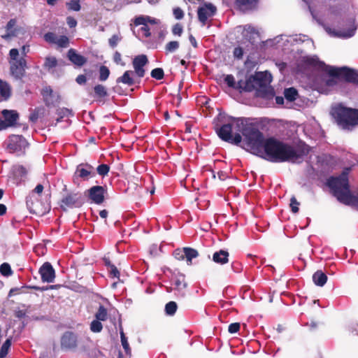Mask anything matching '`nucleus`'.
<instances>
[{"label": "nucleus", "mask_w": 358, "mask_h": 358, "mask_svg": "<svg viewBox=\"0 0 358 358\" xmlns=\"http://www.w3.org/2000/svg\"><path fill=\"white\" fill-rule=\"evenodd\" d=\"M261 150L262 152L257 156L273 163H295L304 155L303 151L297 150L292 145L274 136L266 138Z\"/></svg>", "instance_id": "nucleus-1"}, {"label": "nucleus", "mask_w": 358, "mask_h": 358, "mask_svg": "<svg viewBox=\"0 0 358 358\" xmlns=\"http://www.w3.org/2000/svg\"><path fill=\"white\" fill-rule=\"evenodd\" d=\"M234 123L236 129L243 136L245 149L255 155L261 153L266 138L260 131L258 123L245 117L234 119Z\"/></svg>", "instance_id": "nucleus-2"}, {"label": "nucleus", "mask_w": 358, "mask_h": 358, "mask_svg": "<svg viewBox=\"0 0 358 358\" xmlns=\"http://www.w3.org/2000/svg\"><path fill=\"white\" fill-rule=\"evenodd\" d=\"M349 170L347 168L339 176H331L327 180V186L329 187L331 194L339 202H341L350 192L348 180Z\"/></svg>", "instance_id": "nucleus-3"}, {"label": "nucleus", "mask_w": 358, "mask_h": 358, "mask_svg": "<svg viewBox=\"0 0 358 358\" xmlns=\"http://www.w3.org/2000/svg\"><path fill=\"white\" fill-rule=\"evenodd\" d=\"M331 115L338 125L344 129L358 125V109L338 105L332 108Z\"/></svg>", "instance_id": "nucleus-4"}, {"label": "nucleus", "mask_w": 358, "mask_h": 358, "mask_svg": "<svg viewBox=\"0 0 358 358\" xmlns=\"http://www.w3.org/2000/svg\"><path fill=\"white\" fill-rule=\"evenodd\" d=\"M60 194L61 198L58 201V205L64 212L69 209L80 208L85 203L80 192L69 190L66 185H64Z\"/></svg>", "instance_id": "nucleus-5"}, {"label": "nucleus", "mask_w": 358, "mask_h": 358, "mask_svg": "<svg viewBox=\"0 0 358 358\" xmlns=\"http://www.w3.org/2000/svg\"><path fill=\"white\" fill-rule=\"evenodd\" d=\"M234 119L236 118H232L231 123L224 124L220 127L216 126L215 129L220 139L225 142L238 145L242 142L243 138L240 133H236L234 136L232 135V129L234 127L236 128Z\"/></svg>", "instance_id": "nucleus-6"}, {"label": "nucleus", "mask_w": 358, "mask_h": 358, "mask_svg": "<svg viewBox=\"0 0 358 358\" xmlns=\"http://www.w3.org/2000/svg\"><path fill=\"white\" fill-rule=\"evenodd\" d=\"M329 76L339 78L347 83L358 85V70L348 66L330 67L328 70Z\"/></svg>", "instance_id": "nucleus-7"}, {"label": "nucleus", "mask_w": 358, "mask_h": 358, "mask_svg": "<svg viewBox=\"0 0 358 358\" xmlns=\"http://www.w3.org/2000/svg\"><path fill=\"white\" fill-rule=\"evenodd\" d=\"M29 146L27 141L22 135H10L7 143V150L10 153H16L17 155L24 154Z\"/></svg>", "instance_id": "nucleus-8"}, {"label": "nucleus", "mask_w": 358, "mask_h": 358, "mask_svg": "<svg viewBox=\"0 0 358 358\" xmlns=\"http://www.w3.org/2000/svg\"><path fill=\"white\" fill-rule=\"evenodd\" d=\"M94 168L90 164L82 163L76 166L73 175V182L78 185L81 180L86 181L95 176Z\"/></svg>", "instance_id": "nucleus-9"}, {"label": "nucleus", "mask_w": 358, "mask_h": 358, "mask_svg": "<svg viewBox=\"0 0 358 358\" xmlns=\"http://www.w3.org/2000/svg\"><path fill=\"white\" fill-rule=\"evenodd\" d=\"M224 82L228 87L238 91L240 93L254 90V86L249 83V78L245 80H239L238 82H236L234 76L229 74L224 77Z\"/></svg>", "instance_id": "nucleus-10"}, {"label": "nucleus", "mask_w": 358, "mask_h": 358, "mask_svg": "<svg viewBox=\"0 0 358 358\" xmlns=\"http://www.w3.org/2000/svg\"><path fill=\"white\" fill-rule=\"evenodd\" d=\"M271 81V75L265 72H256L255 75L249 76V83L254 86V90L266 87Z\"/></svg>", "instance_id": "nucleus-11"}, {"label": "nucleus", "mask_w": 358, "mask_h": 358, "mask_svg": "<svg viewBox=\"0 0 358 358\" xmlns=\"http://www.w3.org/2000/svg\"><path fill=\"white\" fill-rule=\"evenodd\" d=\"M61 348L64 351H71L77 348L78 336L72 331H66L60 340Z\"/></svg>", "instance_id": "nucleus-12"}, {"label": "nucleus", "mask_w": 358, "mask_h": 358, "mask_svg": "<svg viewBox=\"0 0 358 358\" xmlns=\"http://www.w3.org/2000/svg\"><path fill=\"white\" fill-rule=\"evenodd\" d=\"M107 193L106 189L100 185H95L87 189V196L92 203L100 205L105 200V194Z\"/></svg>", "instance_id": "nucleus-13"}, {"label": "nucleus", "mask_w": 358, "mask_h": 358, "mask_svg": "<svg viewBox=\"0 0 358 358\" xmlns=\"http://www.w3.org/2000/svg\"><path fill=\"white\" fill-rule=\"evenodd\" d=\"M171 283L172 287L169 292L174 290L176 291L178 294L185 296V290L187 287V283L185 281V276L184 274L178 273L177 274L173 275L171 279Z\"/></svg>", "instance_id": "nucleus-14"}, {"label": "nucleus", "mask_w": 358, "mask_h": 358, "mask_svg": "<svg viewBox=\"0 0 358 358\" xmlns=\"http://www.w3.org/2000/svg\"><path fill=\"white\" fill-rule=\"evenodd\" d=\"M10 70L12 76L16 79H22L25 74V69L27 67L25 59L22 57L18 60L10 62Z\"/></svg>", "instance_id": "nucleus-15"}, {"label": "nucleus", "mask_w": 358, "mask_h": 358, "mask_svg": "<svg viewBox=\"0 0 358 358\" xmlns=\"http://www.w3.org/2000/svg\"><path fill=\"white\" fill-rule=\"evenodd\" d=\"M1 113L3 120L0 118V130L13 126L19 117L15 110H3Z\"/></svg>", "instance_id": "nucleus-16"}, {"label": "nucleus", "mask_w": 358, "mask_h": 358, "mask_svg": "<svg viewBox=\"0 0 358 358\" xmlns=\"http://www.w3.org/2000/svg\"><path fill=\"white\" fill-rule=\"evenodd\" d=\"M216 10V7L212 3H206L204 6H201L198 8V19L202 24V26L206 25L208 18L213 16L215 14Z\"/></svg>", "instance_id": "nucleus-17"}, {"label": "nucleus", "mask_w": 358, "mask_h": 358, "mask_svg": "<svg viewBox=\"0 0 358 358\" xmlns=\"http://www.w3.org/2000/svg\"><path fill=\"white\" fill-rule=\"evenodd\" d=\"M43 101L46 106H55L59 103L60 96L57 93H55L50 86L44 87L41 92Z\"/></svg>", "instance_id": "nucleus-18"}, {"label": "nucleus", "mask_w": 358, "mask_h": 358, "mask_svg": "<svg viewBox=\"0 0 358 358\" xmlns=\"http://www.w3.org/2000/svg\"><path fill=\"white\" fill-rule=\"evenodd\" d=\"M41 280L43 282H53L55 278V271L50 262H45L39 268Z\"/></svg>", "instance_id": "nucleus-19"}, {"label": "nucleus", "mask_w": 358, "mask_h": 358, "mask_svg": "<svg viewBox=\"0 0 358 358\" xmlns=\"http://www.w3.org/2000/svg\"><path fill=\"white\" fill-rule=\"evenodd\" d=\"M148 63V57L145 55H139L136 56L132 62L135 73L139 77L143 78L145 76V71L144 66Z\"/></svg>", "instance_id": "nucleus-20"}, {"label": "nucleus", "mask_w": 358, "mask_h": 358, "mask_svg": "<svg viewBox=\"0 0 358 358\" xmlns=\"http://www.w3.org/2000/svg\"><path fill=\"white\" fill-rule=\"evenodd\" d=\"M259 0H235L234 4L237 10L247 13L257 9Z\"/></svg>", "instance_id": "nucleus-21"}, {"label": "nucleus", "mask_w": 358, "mask_h": 358, "mask_svg": "<svg viewBox=\"0 0 358 358\" xmlns=\"http://www.w3.org/2000/svg\"><path fill=\"white\" fill-rule=\"evenodd\" d=\"M67 57L73 64L78 66H82L87 62V59L84 56L78 54L73 48L69 50Z\"/></svg>", "instance_id": "nucleus-22"}, {"label": "nucleus", "mask_w": 358, "mask_h": 358, "mask_svg": "<svg viewBox=\"0 0 358 358\" xmlns=\"http://www.w3.org/2000/svg\"><path fill=\"white\" fill-rule=\"evenodd\" d=\"M108 96V90L104 85L97 84L94 87L92 96L96 99V100L101 101Z\"/></svg>", "instance_id": "nucleus-23"}, {"label": "nucleus", "mask_w": 358, "mask_h": 358, "mask_svg": "<svg viewBox=\"0 0 358 358\" xmlns=\"http://www.w3.org/2000/svg\"><path fill=\"white\" fill-rule=\"evenodd\" d=\"M229 254L227 251L220 250L213 255V261L219 264H224L229 262Z\"/></svg>", "instance_id": "nucleus-24"}, {"label": "nucleus", "mask_w": 358, "mask_h": 358, "mask_svg": "<svg viewBox=\"0 0 358 358\" xmlns=\"http://www.w3.org/2000/svg\"><path fill=\"white\" fill-rule=\"evenodd\" d=\"M133 74V71H126L122 76L117 78V83H123L124 85H127L128 86L134 85L135 84V80L132 78Z\"/></svg>", "instance_id": "nucleus-25"}, {"label": "nucleus", "mask_w": 358, "mask_h": 358, "mask_svg": "<svg viewBox=\"0 0 358 358\" xmlns=\"http://www.w3.org/2000/svg\"><path fill=\"white\" fill-rule=\"evenodd\" d=\"M0 95L3 100H8L11 96L10 85L6 81L0 79Z\"/></svg>", "instance_id": "nucleus-26"}, {"label": "nucleus", "mask_w": 358, "mask_h": 358, "mask_svg": "<svg viewBox=\"0 0 358 358\" xmlns=\"http://www.w3.org/2000/svg\"><path fill=\"white\" fill-rule=\"evenodd\" d=\"M313 280L316 285L322 287L327 282V276L324 272L318 270L313 275Z\"/></svg>", "instance_id": "nucleus-27"}, {"label": "nucleus", "mask_w": 358, "mask_h": 358, "mask_svg": "<svg viewBox=\"0 0 358 358\" xmlns=\"http://www.w3.org/2000/svg\"><path fill=\"white\" fill-rule=\"evenodd\" d=\"M185 258H186V261L188 265H191L192 264V259L196 258L199 256V252L196 250L186 247L184 248V254Z\"/></svg>", "instance_id": "nucleus-28"}, {"label": "nucleus", "mask_w": 358, "mask_h": 358, "mask_svg": "<svg viewBox=\"0 0 358 358\" xmlns=\"http://www.w3.org/2000/svg\"><path fill=\"white\" fill-rule=\"evenodd\" d=\"M345 205L350 206L358 208V194L353 195L350 192L341 202Z\"/></svg>", "instance_id": "nucleus-29"}, {"label": "nucleus", "mask_w": 358, "mask_h": 358, "mask_svg": "<svg viewBox=\"0 0 358 358\" xmlns=\"http://www.w3.org/2000/svg\"><path fill=\"white\" fill-rule=\"evenodd\" d=\"M15 25H16V20L15 19H10L8 22V23L6 26V34L4 36H3V38L8 39L12 36H15V30L14 29Z\"/></svg>", "instance_id": "nucleus-30"}, {"label": "nucleus", "mask_w": 358, "mask_h": 358, "mask_svg": "<svg viewBox=\"0 0 358 358\" xmlns=\"http://www.w3.org/2000/svg\"><path fill=\"white\" fill-rule=\"evenodd\" d=\"M95 319L102 322L107 320L108 317V310L104 306L100 305L94 315Z\"/></svg>", "instance_id": "nucleus-31"}, {"label": "nucleus", "mask_w": 358, "mask_h": 358, "mask_svg": "<svg viewBox=\"0 0 358 358\" xmlns=\"http://www.w3.org/2000/svg\"><path fill=\"white\" fill-rule=\"evenodd\" d=\"M284 96L287 101H294L297 98L298 92L294 87L287 88L284 91Z\"/></svg>", "instance_id": "nucleus-32"}, {"label": "nucleus", "mask_w": 358, "mask_h": 358, "mask_svg": "<svg viewBox=\"0 0 358 358\" xmlns=\"http://www.w3.org/2000/svg\"><path fill=\"white\" fill-rule=\"evenodd\" d=\"M120 334L122 345L123 349L124 350L125 353L127 355H131V350L129 347V343L127 341V338L126 337V336L124 333L123 329L121 326H120Z\"/></svg>", "instance_id": "nucleus-33"}, {"label": "nucleus", "mask_w": 358, "mask_h": 358, "mask_svg": "<svg viewBox=\"0 0 358 358\" xmlns=\"http://www.w3.org/2000/svg\"><path fill=\"white\" fill-rule=\"evenodd\" d=\"M66 6L69 11H80L81 9L80 0H70L66 3Z\"/></svg>", "instance_id": "nucleus-34"}, {"label": "nucleus", "mask_w": 358, "mask_h": 358, "mask_svg": "<svg viewBox=\"0 0 358 358\" xmlns=\"http://www.w3.org/2000/svg\"><path fill=\"white\" fill-rule=\"evenodd\" d=\"M57 59L55 57H47L45 59L44 68L50 70L57 66Z\"/></svg>", "instance_id": "nucleus-35"}, {"label": "nucleus", "mask_w": 358, "mask_h": 358, "mask_svg": "<svg viewBox=\"0 0 358 358\" xmlns=\"http://www.w3.org/2000/svg\"><path fill=\"white\" fill-rule=\"evenodd\" d=\"M11 345V339L8 338L5 341L0 348V358H5L8 353V350Z\"/></svg>", "instance_id": "nucleus-36"}, {"label": "nucleus", "mask_w": 358, "mask_h": 358, "mask_svg": "<svg viewBox=\"0 0 358 358\" xmlns=\"http://www.w3.org/2000/svg\"><path fill=\"white\" fill-rule=\"evenodd\" d=\"M178 308L177 303L175 301H169L165 306V312L168 315H173Z\"/></svg>", "instance_id": "nucleus-37"}, {"label": "nucleus", "mask_w": 358, "mask_h": 358, "mask_svg": "<svg viewBox=\"0 0 358 358\" xmlns=\"http://www.w3.org/2000/svg\"><path fill=\"white\" fill-rule=\"evenodd\" d=\"M110 76L109 69L104 65H102L99 68V80L100 81H106Z\"/></svg>", "instance_id": "nucleus-38"}, {"label": "nucleus", "mask_w": 358, "mask_h": 358, "mask_svg": "<svg viewBox=\"0 0 358 358\" xmlns=\"http://www.w3.org/2000/svg\"><path fill=\"white\" fill-rule=\"evenodd\" d=\"M179 45H180L179 43L177 41H172L169 42L165 45L166 54L167 55L169 53L175 52L176 50H177L178 49Z\"/></svg>", "instance_id": "nucleus-39"}, {"label": "nucleus", "mask_w": 358, "mask_h": 358, "mask_svg": "<svg viewBox=\"0 0 358 358\" xmlns=\"http://www.w3.org/2000/svg\"><path fill=\"white\" fill-rule=\"evenodd\" d=\"M101 322L102 321H100L99 320H94L93 321H92V322L90 323V330L91 331L94 332V333H99L102 331L103 329V325L101 324Z\"/></svg>", "instance_id": "nucleus-40"}, {"label": "nucleus", "mask_w": 358, "mask_h": 358, "mask_svg": "<svg viewBox=\"0 0 358 358\" xmlns=\"http://www.w3.org/2000/svg\"><path fill=\"white\" fill-rule=\"evenodd\" d=\"M150 76L152 78L160 80L164 78V72L162 68H155L152 70Z\"/></svg>", "instance_id": "nucleus-41"}, {"label": "nucleus", "mask_w": 358, "mask_h": 358, "mask_svg": "<svg viewBox=\"0 0 358 358\" xmlns=\"http://www.w3.org/2000/svg\"><path fill=\"white\" fill-rule=\"evenodd\" d=\"M110 166L106 164H101L96 168V171L99 175L104 177L108 175L110 171Z\"/></svg>", "instance_id": "nucleus-42"}, {"label": "nucleus", "mask_w": 358, "mask_h": 358, "mask_svg": "<svg viewBox=\"0 0 358 358\" xmlns=\"http://www.w3.org/2000/svg\"><path fill=\"white\" fill-rule=\"evenodd\" d=\"M14 174L16 176H19L22 178H25L27 174V170L22 165H17L14 168Z\"/></svg>", "instance_id": "nucleus-43"}, {"label": "nucleus", "mask_w": 358, "mask_h": 358, "mask_svg": "<svg viewBox=\"0 0 358 358\" xmlns=\"http://www.w3.org/2000/svg\"><path fill=\"white\" fill-rule=\"evenodd\" d=\"M0 273L3 276H10L12 275L13 271L11 269V267L9 264L8 263H3L0 266Z\"/></svg>", "instance_id": "nucleus-44"}, {"label": "nucleus", "mask_w": 358, "mask_h": 358, "mask_svg": "<svg viewBox=\"0 0 358 358\" xmlns=\"http://www.w3.org/2000/svg\"><path fill=\"white\" fill-rule=\"evenodd\" d=\"M55 44L61 48H66L69 44V38L66 36L57 37Z\"/></svg>", "instance_id": "nucleus-45"}, {"label": "nucleus", "mask_w": 358, "mask_h": 358, "mask_svg": "<svg viewBox=\"0 0 358 358\" xmlns=\"http://www.w3.org/2000/svg\"><path fill=\"white\" fill-rule=\"evenodd\" d=\"M148 22H151V18L150 17L140 16V17H136V19L134 20V24L136 26H139V25L145 26V24H147Z\"/></svg>", "instance_id": "nucleus-46"}, {"label": "nucleus", "mask_w": 358, "mask_h": 358, "mask_svg": "<svg viewBox=\"0 0 358 358\" xmlns=\"http://www.w3.org/2000/svg\"><path fill=\"white\" fill-rule=\"evenodd\" d=\"M300 205V203L296 200V197L294 196H292L290 199V203L289 206L291 207V210L292 213H296L299 212V206Z\"/></svg>", "instance_id": "nucleus-47"}, {"label": "nucleus", "mask_w": 358, "mask_h": 358, "mask_svg": "<svg viewBox=\"0 0 358 358\" xmlns=\"http://www.w3.org/2000/svg\"><path fill=\"white\" fill-rule=\"evenodd\" d=\"M109 273L110 278H117L120 280V271L117 269V268L114 265L113 266H110V268L107 269Z\"/></svg>", "instance_id": "nucleus-48"}, {"label": "nucleus", "mask_w": 358, "mask_h": 358, "mask_svg": "<svg viewBox=\"0 0 358 358\" xmlns=\"http://www.w3.org/2000/svg\"><path fill=\"white\" fill-rule=\"evenodd\" d=\"M44 38L47 42L55 44L57 36L55 34L52 32H48L45 34Z\"/></svg>", "instance_id": "nucleus-49"}, {"label": "nucleus", "mask_w": 358, "mask_h": 358, "mask_svg": "<svg viewBox=\"0 0 358 358\" xmlns=\"http://www.w3.org/2000/svg\"><path fill=\"white\" fill-rule=\"evenodd\" d=\"M120 40L121 38L119 36L114 34L109 38L108 43L111 48H114Z\"/></svg>", "instance_id": "nucleus-50"}, {"label": "nucleus", "mask_w": 358, "mask_h": 358, "mask_svg": "<svg viewBox=\"0 0 358 358\" xmlns=\"http://www.w3.org/2000/svg\"><path fill=\"white\" fill-rule=\"evenodd\" d=\"M183 31V27L181 24L176 23L172 28V33L174 35L181 36Z\"/></svg>", "instance_id": "nucleus-51"}, {"label": "nucleus", "mask_w": 358, "mask_h": 358, "mask_svg": "<svg viewBox=\"0 0 358 358\" xmlns=\"http://www.w3.org/2000/svg\"><path fill=\"white\" fill-rule=\"evenodd\" d=\"M241 325L238 322L231 323L229 325L228 331L230 334H235L240 329Z\"/></svg>", "instance_id": "nucleus-52"}, {"label": "nucleus", "mask_w": 358, "mask_h": 358, "mask_svg": "<svg viewBox=\"0 0 358 358\" xmlns=\"http://www.w3.org/2000/svg\"><path fill=\"white\" fill-rule=\"evenodd\" d=\"M113 61L117 64H120L122 66H124L125 65V63L124 62H122V60L121 54L117 51H116L113 55Z\"/></svg>", "instance_id": "nucleus-53"}, {"label": "nucleus", "mask_w": 358, "mask_h": 358, "mask_svg": "<svg viewBox=\"0 0 358 358\" xmlns=\"http://www.w3.org/2000/svg\"><path fill=\"white\" fill-rule=\"evenodd\" d=\"M234 57L238 59H241L243 56V50L241 47H236L233 51Z\"/></svg>", "instance_id": "nucleus-54"}, {"label": "nucleus", "mask_w": 358, "mask_h": 358, "mask_svg": "<svg viewBox=\"0 0 358 358\" xmlns=\"http://www.w3.org/2000/svg\"><path fill=\"white\" fill-rule=\"evenodd\" d=\"M57 113L60 116V118H63L65 116H69L71 113V110L68 108H63L57 110Z\"/></svg>", "instance_id": "nucleus-55"}, {"label": "nucleus", "mask_w": 358, "mask_h": 358, "mask_svg": "<svg viewBox=\"0 0 358 358\" xmlns=\"http://www.w3.org/2000/svg\"><path fill=\"white\" fill-rule=\"evenodd\" d=\"M231 268L236 273H240L243 270V266L239 262H234L231 264Z\"/></svg>", "instance_id": "nucleus-56"}, {"label": "nucleus", "mask_w": 358, "mask_h": 358, "mask_svg": "<svg viewBox=\"0 0 358 358\" xmlns=\"http://www.w3.org/2000/svg\"><path fill=\"white\" fill-rule=\"evenodd\" d=\"M173 15L177 20H180L184 17V13L180 8H176L173 9Z\"/></svg>", "instance_id": "nucleus-57"}, {"label": "nucleus", "mask_w": 358, "mask_h": 358, "mask_svg": "<svg viewBox=\"0 0 358 358\" xmlns=\"http://www.w3.org/2000/svg\"><path fill=\"white\" fill-rule=\"evenodd\" d=\"M183 254H184V248L182 249V250H181L180 249H177L173 252L174 257L178 260H182L185 259V255Z\"/></svg>", "instance_id": "nucleus-58"}, {"label": "nucleus", "mask_w": 358, "mask_h": 358, "mask_svg": "<svg viewBox=\"0 0 358 358\" xmlns=\"http://www.w3.org/2000/svg\"><path fill=\"white\" fill-rule=\"evenodd\" d=\"M66 23L70 28H74L77 25L76 20L71 16H69L66 17Z\"/></svg>", "instance_id": "nucleus-59"}, {"label": "nucleus", "mask_w": 358, "mask_h": 358, "mask_svg": "<svg viewBox=\"0 0 358 358\" xmlns=\"http://www.w3.org/2000/svg\"><path fill=\"white\" fill-rule=\"evenodd\" d=\"M331 78L327 79L325 80V84L328 87H332L334 85H336L337 84L336 79H340L339 78H336L333 76H330Z\"/></svg>", "instance_id": "nucleus-60"}, {"label": "nucleus", "mask_w": 358, "mask_h": 358, "mask_svg": "<svg viewBox=\"0 0 358 358\" xmlns=\"http://www.w3.org/2000/svg\"><path fill=\"white\" fill-rule=\"evenodd\" d=\"M26 204L29 209L30 212H34L36 213V210L34 208V203L31 199V197H27L26 199Z\"/></svg>", "instance_id": "nucleus-61"}, {"label": "nucleus", "mask_w": 358, "mask_h": 358, "mask_svg": "<svg viewBox=\"0 0 358 358\" xmlns=\"http://www.w3.org/2000/svg\"><path fill=\"white\" fill-rule=\"evenodd\" d=\"M9 55L10 57V59L15 61L17 60V57L19 55V51L16 48H13L9 52Z\"/></svg>", "instance_id": "nucleus-62"}, {"label": "nucleus", "mask_w": 358, "mask_h": 358, "mask_svg": "<svg viewBox=\"0 0 358 358\" xmlns=\"http://www.w3.org/2000/svg\"><path fill=\"white\" fill-rule=\"evenodd\" d=\"M217 174L219 180L221 181H224L228 178L227 173L224 171H219Z\"/></svg>", "instance_id": "nucleus-63"}, {"label": "nucleus", "mask_w": 358, "mask_h": 358, "mask_svg": "<svg viewBox=\"0 0 358 358\" xmlns=\"http://www.w3.org/2000/svg\"><path fill=\"white\" fill-rule=\"evenodd\" d=\"M76 80L79 85H84L87 82V78L85 75H79L77 76Z\"/></svg>", "instance_id": "nucleus-64"}]
</instances>
